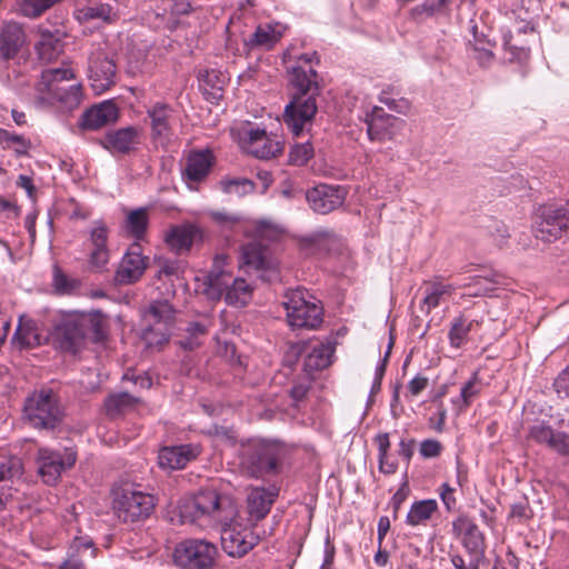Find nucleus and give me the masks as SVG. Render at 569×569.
Returning a JSON list of instances; mask_svg holds the SVG:
<instances>
[{
  "mask_svg": "<svg viewBox=\"0 0 569 569\" xmlns=\"http://www.w3.org/2000/svg\"><path fill=\"white\" fill-rule=\"evenodd\" d=\"M183 522L208 519L221 528V546L230 557L241 558L259 542V536L238 522V501L228 493L216 489H201L194 496L184 499L179 506Z\"/></svg>",
  "mask_w": 569,
  "mask_h": 569,
  "instance_id": "1",
  "label": "nucleus"
},
{
  "mask_svg": "<svg viewBox=\"0 0 569 569\" xmlns=\"http://www.w3.org/2000/svg\"><path fill=\"white\" fill-rule=\"evenodd\" d=\"M313 61L319 63L317 52L303 53L297 63L288 70L289 82L295 89L291 101L286 106L283 121L295 136H299L310 126L318 110V72Z\"/></svg>",
  "mask_w": 569,
  "mask_h": 569,
  "instance_id": "2",
  "label": "nucleus"
},
{
  "mask_svg": "<svg viewBox=\"0 0 569 569\" xmlns=\"http://www.w3.org/2000/svg\"><path fill=\"white\" fill-rule=\"evenodd\" d=\"M107 328L108 319L99 310L62 311L53 320L49 338L54 349L77 355L84 349L88 339L93 342L102 341L107 336Z\"/></svg>",
  "mask_w": 569,
  "mask_h": 569,
  "instance_id": "3",
  "label": "nucleus"
},
{
  "mask_svg": "<svg viewBox=\"0 0 569 569\" xmlns=\"http://www.w3.org/2000/svg\"><path fill=\"white\" fill-rule=\"evenodd\" d=\"M282 306L288 325L297 329H318L323 322L321 302L306 289H290L284 293Z\"/></svg>",
  "mask_w": 569,
  "mask_h": 569,
  "instance_id": "4",
  "label": "nucleus"
},
{
  "mask_svg": "<svg viewBox=\"0 0 569 569\" xmlns=\"http://www.w3.org/2000/svg\"><path fill=\"white\" fill-rule=\"evenodd\" d=\"M112 509L123 522H138L147 519L154 509L153 496L124 482L112 488Z\"/></svg>",
  "mask_w": 569,
  "mask_h": 569,
  "instance_id": "5",
  "label": "nucleus"
},
{
  "mask_svg": "<svg viewBox=\"0 0 569 569\" xmlns=\"http://www.w3.org/2000/svg\"><path fill=\"white\" fill-rule=\"evenodd\" d=\"M24 413L33 428L43 430L56 429L63 417L58 396L50 389H41L28 397Z\"/></svg>",
  "mask_w": 569,
  "mask_h": 569,
  "instance_id": "6",
  "label": "nucleus"
},
{
  "mask_svg": "<svg viewBox=\"0 0 569 569\" xmlns=\"http://www.w3.org/2000/svg\"><path fill=\"white\" fill-rule=\"evenodd\" d=\"M283 449L276 442L256 441L242 450L241 467L253 478L278 472Z\"/></svg>",
  "mask_w": 569,
  "mask_h": 569,
  "instance_id": "7",
  "label": "nucleus"
},
{
  "mask_svg": "<svg viewBox=\"0 0 569 569\" xmlns=\"http://www.w3.org/2000/svg\"><path fill=\"white\" fill-rule=\"evenodd\" d=\"M569 231V203L548 204L539 208L533 232L537 239L552 242Z\"/></svg>",
  "mask_w": 569,
  "mask_h": 569,
  "instance_id": "8",
  "label": "nucleus"
},
{
  "mask_svg": "<svg viewBox=\"0 0 569 569\" xmlns=\"http://www.w3.org/2000/svg\"><path fill=\"white\" fill-rule=\"evenodd\" d=\"M217 556L214 545L206 540L188 539L174 548V562L184 569H209Z\"/></svg>",
  "mask_w": 569,
  "mask_h": 569,
  "instance_id": "9",
  "label": "nucleus"
},
{
  "mask_svg": "<svg viewBox=\"0 0 569 569\" xmlns=\"http://www.w3.org/2000/svg\"><path fill=\"white\" fill-rule=\"evenodd\" d=\"M146 319L150 327L144 330L143 339L148 347H161L169 340V327L173 323L174 310L166 300H157L149 305Z\"/></svg>",
  "mask_w": 569,
  "mask_h": 569,
  "instance_id": "10",
  "label": "nucleus"
},
{
  "mask_svg": "<svg viewBox=\"0 0 569 569\" xmlns=\"http://www.w3.org/2000/svg\"><path fill=\"white\" fill-rule=\"evenodd\" d=\"M77 455L72 449L51 450L40 448L38 450V469L43 482L47 485H56L61 473L73 467Z\"/></svg>",
  "mask_w": 569,
  "mask_h": 569,
  "instance_id": "11",
  "label": "nucleus"
},
{
  "mask_svg": "<svg viewBox=\"0 0 569 569\" xmlns=\"http://www.w3.org/2000/svg\"><path fill=\"white\" fill-rule=\"evenodd\" d=\"M173 108L164 102H156L147 109L150 119L151 140L156 147L166 148L173 136Z\"/></svg>",
  "mask_w": 569,
  "mask_h": 569,
  "instance_id": "12",
  "label": "nucleus"
},
{
  "mask_svg": "<svg viewBox=\"0 0 569 569\" xmlns=\"http://www.w3.org/2000/svg\"><path fill=\"white\" fill-rule=\"evenodd\" d=\"M366 123L369 139L379 142L395 139L405 127V120L386 113L380 107L367 114Z\"/></svg>",
  "mask_w": 569,
  "mask_h": 569,
  "instance_id": "13",
  "label": "nucleus"
},
{
  "mask_svg": "<svg viewBox=\"0 0 569 569\" xmlns=\"http://www.w3.org/2000/svg\"><path fill=\"white\" fill-rule=\"evenodd\" d=\"M528 439L545 446L560 457L569 458V433L555 430L546 421H537L528 428Z\"/></svg>",
  "mask_w": 569,
  "mask_h": 569,
  "instance_id": "14",
  "label": "nucleus"
},
{
  "mask_svg": "<svg viewBox=\"0 0 569 569\" xmlns=\"http://www.w3.org/2000/svg\"><path fill=\"white\" fill-rule=\"evenodd\" d=\"M148 262L149 258L142 254L141 246L138 242L132 243L119 263L114 280L119 284L137 282L144 273Z\"/></svg>",
  "mask_w": 569,
  "mask_h": 569,
  "instance_id": "15",
  "label": "nucleus"
},
{
  "mask_svg": "<svg viewBox=\"0 0 569 569\" xmlns=\"http://www.w3.org/2000/svg\"><path fill=\"white\" fill-rule=\"evenodd\" d=\"M109 229L102 221L93 222L89 233L88 263L92 271L102 272L110 259Z\"/></svg>",
  "mask_w": 569,
  "mask_h": 569,
  "instance_id": "16",
  "label": "nucleus"
},
{
  "mask_svg": "<svg viewBox=\"0 0 569 569\" xmlns=\"http://www.w3.org/2000/svg\"><path fill=\"white\" fill-rule=\"evenodd\" d=\"M242 142L248 153L259 159H270L282 152L283 144L277 137H270L264 129L256 128L243 132Z\"/></svg>",
  "mask_w": 569,
  "mask_h": 569,
  "instance_id": "17",
  "label": "nucleus"
},
{
  "mask_svg": "<svg viewBox=\"0 0 569 569\" xmlns=\"http://www.w3.org/2000/svg\"><path fill=\"white\" fill-rule=\"evenodd\" d=\"M306 197L315 212L327 214L342 206L346 199V191L340 186L323 183L308 190Z\"/></svg>",
  "mask_w": 569,
  "mask_h": 569,
  "instance_id": "18",
  "label": "nucleus"
},
{
  "mask_svg": "<svg viewBox=\"0 0 569 569\" xmlns=\"http://www.w3.org/2000/svg\"><path fill=\"white\" fill-rule=\"evenodd\" d=\"M452 530L458 536L463 533L462 546L471 557L485 558V537L471 519L460 516L452 522Z\"/></svg>",
  "mask_w": 569,
  "mask_h": 569,
  "instance_id": "19",
  "label": "nucleus"
},
{
  "mask_svg": "<svg viewBox=\"0 0 569 569\" xmlns=\"http://www.w3.org/2000/svg\"><path fill=\"white\" fill-rule=\"evenodd\" d=\"M227 259L224 254L216 256L212 268L206 276L203 293L210 300H220L232 279V274L223 269Z\"/></svg>",
  "mask_w": 569,
  "mask_h": 569,
  "instance_id": "20",
  "label": "nucleus"
},
{
  "mask_svg": "<svg viewBox=\"0 0 569 569\" xmlns=\"http://www.w3.org/2000/svg\"><path fill=\"white\" fill-rule=\"evenodd\" d=\"M116 63L103 52H97L89 59V78L92 87L104 91L114 84Z\"/></svg>",
  "mask_w": 569,
  "mask_h": 569,
  "instance_id": "21",
  "label": "nucleus"
},
{
  "mask_svg": "<svg viewBox=\"0 0 569 569\" xmlns=\"http://www.w3.org/2000/svg\"><path fill=\"white\" fill-rule=\"evenodd\" d=\"M199 453L198 447L192 445L163 447L159 451L158 463L163 470L183 469Z\"/></svg>",
  "mask_w": 569,
  "mask_h": 569,
  "instance_id": "22",
  "label": "nucleus"
},
{
  "mask_svg": "<svg viewBox=\"0 0 569 569\" xmlns=\"http://www.w3.org/2000/svg\"><path fill=\"white\" fill-rule=\"evenodd\" d=\"M140 139L141 129L130 126L108 132L102 146L113 153L127 154L136 150Z\"/></svg>",
  "mask_w": 569,
  "mask_h": 569,
  "instance_id": "23",
  "label": "nucleus"
},
{
  "mask_svg": "<svg viewBox=\"0 0 569 569\" xmlns=\"http://www.w3.org/2000/svg\"><path fill=\"white\" fill-rule=\"evenodd\" d=\"M119 109L117 104L107 100L96 104L83 112L81 117V127L83 129L97 130L117 121Z\"/></svg>",
  "mask_w": 569,
  "mask_h": 569,
  "instance_id": "24",
  "label": "nucleus"
},
{
  "mask_svg": "<svg viewBox=\"0 0 569 569\" xmlns=\"http://www.w3.org/2000/svg\"><path fill=\"white\" fill-rule=\"evenodd\" d=\"M201 239L200 228L190 223L173 226L164 236L166 243L177 253L188 251L196 241Z\"/></svg>",
  "mask_w": 569,
  "mask_h": 569,
  "instance_id": "25",
  "label": "nucleus"
},
{
  "mask_svg": "<svg viewBox=\"0 0 569 569\" xmlns=\"http://www.w3.org/2000/svg\"><path fill=\"white\" fill-rule=\"evenodd\" d=\"M214 163V156L210 150L191 151L186 161L182 174L190 182H200L207 178Z\"/></svg>",
  "mask_w": 569,
  "mask_h": 569,
  "instance_id": "26",
  "label": "nucleus"
},
{
  "mask_svg": "<svg viewBox=\"0 0 569 569\" xmlns=\"http://www.w3.org/2000/svg\"><path fill=\"white\" fill-rule=\"evenodd\" d=\"M242 261L248 268L268 272V279L277 274L276 267L269 257V250L258 242H250L242 247Z\"/></svg>",
  "mask_w": 569,
  "mask_h": 569,
  "instance_id": "27",
  "label": "nucleus"
},
{
  "mask_svg": "<svg viewBox=\"0 0 569 569\" xmlns=\"http://www.w3.org/2000/svg\"><path fill=\"white\" fill-rule=\"evenodd\" d=\"M277 493L264 488H253L247 496V511L251 525L263 519L270 511Z\"/></svg>",
  "mask_w": 569,
  "mask_h": 569,
  "instance_id": "28",
  "label": "nucleus"
},
{
  "mask_svg": "<svg viewBox=\"0 0 569 569\" xmlns=\"http://www.w3.org/2000/svg\"><path fill=\"white\" fill-rule=\"evenodd\" d=\"M39 41L36 43V50L42 61L50 62L57 59L63 50L62 33L59 30L50 31L47 28L39 27Z\"/></svg>",
  "mask_w": 569,
  "mask_h": 569,
  "instance_id": "29",
  "label": "nucleus"
},
{
  "mask_svg": "<svg viewBox=\"0 0 569 569\" xmlns=\"http://www.w3.org/2000/svg\"><path fill=\"white\" fill-rule=\"evenodd\" d=\"M24 41V32L16 22L6 23L0 31V54L3 60L17 56Z\"/></svg>",
  "mask_w": 569,
  "mask_h": 569,
  "instance_id": "30",
  "label": "nucleus"
},
{
  "mask_svg": "<svg viewBox=\"0 0 569 569\" xmlns=\"http://www.w3.org/2000/svg\"><path fill=\"white\" fill-rule=\"evenodd\" d=\"M89 552L93 556V542L89 538L76 537L71 542L67 559L59 566V569H84L83 555Z\"/></svg>",
  "mask_w": 569,
  "mask_h": 569,
  "instance_id": "31",
  "label": "nucleus"
},
{
  "mask_svg": "<svg viewBox=\"0 0 569 569\" xmlns=\"http://www.w3.org/2000/svg\"><path fill=\"white\" fill-rule=\"evenodd\" d=\"M335 348L330 342L315 345L305 358L303 369L308 373L323 370L331 363Z\"/></svg>",
  "mask_w": 569,
  "mask_h": 569,
  "instance_id": "32",
  "label": "nucleus"
},
{
  "mask_svg": "<svg viewBox=\"0 0 569 569\" xmlns=\"http://www.w3.org/2000/svg\"><path fill=\"white\" fill-rule=\"evenodd\" d=\"M252 287L243 278H232L223 297L226 303L244 307L252 298Z\"/></svg>",
  "mask_w": 569,
  "mask_h": 569,
  "instance_id": "33",
  "label": "nucleus"
},
{
  "mask_svg": "<svg viewBox=\"0 0 569 569\" xmlns=\"http://www.w3.org/2000/svg\"><path fill=\"white\" fill-rule=\"evenodd\" d=\"M12 342L19 348H33L41 343L36 322L20 317L18 327L13 333Z\"/></svg>",
  "mask_w": 569,
  "mask_h": 569,
  "instance_id": "34",
  "label": "nucleus"
},
{
  "mask_svg": "<svg viewBox=\"0 0 569 569\" xmlns=\"http://www.w3.org/2000/svg\"><path fill=\"white\" fill-rule=\"evenodd\" d=\"M74 74L71 69L68 68H53L47 69L41 72L40 81L38 82V91L42 94H47L50 91L59 90L62 82L66 80L73 79Z\"/></svg>",
  "mask_w": 569,
  "mask_h": 569,
  "instance_id": "35",
  "label": "nucleus"
},
{
  "mask_svg": "<svg viewBox=\"0 0 569 569\" xmlns=\"http://www.w3.org/2000/svg\"><path fill=\"white\" fill-rule=\"evenodd\" d=\"M455 291V287L449 283H442L438 281L429 282L426 288V295L422 300L421 310L429 313L432 309L440 305L443 296H451Z\"/></svg>",
  "mask_w": 569,
  "mask_h": 569,
  "instance_id": "36",
  "label": "nucleus"
},
{
  "mask_svg": "<svg viewBox=\"0 0 569 569\" xmlns=\"http://www.w3.org/2000/svg\"><path fill=\"white\" fill-rule=\"evenodd\" d=\"M437 509L438 505L433 499L417 501L411 506L406 521L409 526L412 527L422 525L431 518Z\"/></svg>",
  "mask_w": 569,
  "mask_h": 569,
  "instance_id": "37",
  "label": "nucleus"
},
{
  "mask_svg": "<svg viewBox=\"0 0 569 569\" xmlns=\"http://www.w3.org/2000/svg\"><path fill=\"white\" fill-rule=\"evenodd\" d=\"M49 98L56 99L64 108L72 110L79 107L82 101L81 84H71L68 88L60 86L59 90L47 93Z\"/></svg>",
  "mask_w": 569,
  "mask_h": 569,
  "instance_id": "38",
  "label": "nucleus"
},
{
  "mask_svg": "<svg viewBox=\"0 0 569 569\" xmlns=\"http://www.w3.org/2000/svg\"><path fill=\"white\" fill-rule=\"evenodd\" d=\"M148 212L139 208L129 212L126 219V230L137 240L143 239L148 228Z\"/></svg>",
  "mask_w": 569,
  "mask_h": 569,
  "instance_id": "39",
  "label": "nucleus"
},
{
  "mask_svg": "<svg viewBox=\"0 0 569 569\" xmlns=\"http://www.w3.org/2000/svg\"><path fill=\"white\" fill-rule=\"evenodd\" d=\"M219 186L224 193L237 197H244L253 193L256 190V183L248 178L226 177L220 180Z\"/></svg>",
  "mask_w": 569,
  "mask_h": 569,
  "instance_id": "40",
  "label": "nucleus"
},
{
  "mask_svg": "<svg viewBox=\"0 0 569 569\" xmlns=\"http://www.w3.org/2000/svg\"><path fill=\"white\" fill-rule=\"evenodd\" d=\"M112 7L107 3H98L80 8L76 11V17L79 21H90L94 19H101L103 21H112L114 17Z\"/></svg>",
  "mask_w": 569,
  "mask_h": 569,
  "instance_id": "41",
  "label": "nucleus"
},
{
  "mask_svg": "<svg viewBox=\"0 0 569 569\" xmlns=\"http://www.w3.org/2000/svg\"><path fill=\"white\" fill-rule=\"evenodd\" d=\"M23 472L21 458L12 455L0 453V482L20 478Z\"/></svg>",
  "mask_w": 569,
  "mask_h": 569,
  "instance_id": "42",
  "label": "nucleus"
},
{
  "mask_svg": "<svg viewBox=\"0 0 569 569\" xmlns=\"http://www.w3.org/2000/svg\"><path fill=\"white\" fill-rule=\"evenodd\" d=\"M138 402L139 399L131 396L130 393L119 392L109 396L104 401V406L108 415L116 416L126 409L133 407Z\"/></svg>",
  "mask_w": 569,
  "mask_h": 569,
  "instance_id": "43",
  "label": "nucleus"
},
{
  "mask_svg": "<svg viewBox=\"0 0 569 569\" xmlns=\"http://www.w3.org/2000/svg\"><path fill=\"white\" fill-rule=\"evenodd\" d=\"M280 38L281 34L276 32L274 29L270 26H259L252 33L248 43L251 47H263L266 49H271L280 40Z\"/></svg>",
  "mask_w": 569,
  "mask_h": 569,
  "instance_id": "44",
  "label": "nucleus"
},
{
  "mask_svg": "<svg viewBox=\"0 0 569 569\" xmlns=\"http://www.w3.org/2000/svg\"><path fill=\"white\" fill-rule=\"evenodd\" d=\"M451 0H427L422 4L416 6L410 10V17L419 20L423 17H432L443 12Z\"/></svg>",
  "mask_w": 569,
  "mask_h": 569,
  "instance_id": "45",
  "label": "nucleus"
},
{
  "mask_svg": "<svg viewBox=\"0 0 569 569\" xmlns=\"http://www.w3.org/2000/svg\"><path fill=\"white\" fill-rule=\"evenodd\" d=\"M471 33L475 40V59H477L482 66L490 63L493 59V53L490 49L486 48V44H490V41L485 34L478 33L477 24L471 27Z\"/></svg>",
  "mask_w": 569,
  "mask_h": 569,
  "instance_id": "46",
  "label": "nucleus"
},
{
  "mask_svg": "<svg viewBox=\"0 0 569 569\" xmlns=\"http://www.w3.org/2000/svg\"><path fill=\"white\" fill-rule=\"evenodd\" d=\"M60 0H21L20 12L28 18H38Z\"/></svg>",
  "mask_w": 569,
  "mask_h": 569,
  "instance_id": "47",
  "label": "nucleus"
},
{
  "mask_svg": "<svg viewBox=\"0 0 569 569\" xmlns=\"http://www.w3.org/2000/svg\"><path fill=\"white\" fill-rule=\"evenodd\" d=\"M472 328V321H467L463 317L453 320L450 331L449 341L452 347L459 348L466 340Z\"/></svg>",
  "mask_w": 569,
  "mask_h": 569,
  "instance_id": "48",
  "label": "nucleus"
},
{
  "mask_svg": "<svg viewBox=\"0 0 569 569\" xmlns=\"http://www.w3.org/2000/svg\"><path fill=\"white\" fill-rule=\"evenodd\" d=\"M479 392L480 388L477 383V373H475L473 377L461 388L459 398L452 400V402L457 407L458 411H463L470 406L472 399L477 397Z\"/></svg>",
  "mask_w": 569,
  "mask_h": 569,
  "instance_id": "49",
  "label": "nucleus"
},
{
  "mask_svg": "<svg viewBox=\"0 0 569 569\" xmlns=\"http://www.w3.org/2000/svg\"><path fill=\"white\" fill-rule=\"evenodd\" d=\"M397 96H399V91H395V88H389L381 91L379 101L395 112L406 113L410 109V103L407 99L397 98Z\"/></svg>",
  "mask_w": 569,
  "mask_h": 569,
  "instance_id": "50",
  "label": "nucleus"
},
{
  "mask_svg": "<svg viewBox=\"0 0 569 569\" xmlns=\"http://www.w3.org/2000/svg\"><path fill=\"white\" fill-rule=\"evenodd\" d=\"M313 157V148L309 141L295 144L289 153V162L303 166Z\"/></svg>",
  "mask_w": 569,
  "mask_h": 569,
  "instance_id": "51",
  "label": "nucleus"
},
{
  "mask_svg": "<svg viewBox=\"0 0 569 569\" xmlns=\"http://www.w3.org/2000/svg\"><path fill=\"white\" fill-rule=\"evenodd\" d=\"M0 140L2 142L16 144L14 151L19 156H24L28 153V149L31 143L29 140L24 139L22 136L10 133L8 131H1Z\"/></svg>",
  "mask_w": 569,
  "mask_h": 569,
  "instance_id": "52",
  "label": "nucleus"
},
{
  "mask_svg": "<svg viewBox=\"0 0 569 569\" xmlns=\"http://www.w3.org/2000/svg\"><path fill=\"white\" fill-rule=\"evenodd\" d=\"M77 281L69 279L59 268L54 269L53 287L59 293H70L76 287Z\"/></svg>",
  "mask_w": 569,
  "mask_h": 569,
  "instance_id": "53",
  "label": "nucleus"
},
{
  "mask_svg": "<svg viewBox=\"0 0 569 569\" xmlns=\"http://www.w3.org/2000/svg\"><path fill=\"white\" fill-rule=\"evenodd\" d=\"M477 14V10H476V4L472 3L470 6V9H469V4L466 3V0H461L459 2V4L457 6V21L460 23V24H463L465 22L468 23L469 28L471 29V27L475 23V17Z\"/></svg>",
  "mask_w": 569,
  "mask_h": 569,
  "instance_id": "54",
  "label": "nucleus"
},
{
  "mask_svg": "<svg viewBox=\"0 0 569 569\" xmlns=\"http://www.w3.org/2000/svg\"><path fill=\"white\" fill-rule=\"evenodd\" d=\"M442 445L436 439L423 440L420 445V455L423 458H435L441 453Z\"/></svg>",
  "mask_w": 569,
  "mask_h": 569,
  "instance_id": "55",
  "label": "nucleus"
},
{
  "mask_svg": "<svg viewBox=\"0 0 569 569\" xmlns=\"http://www.w3.org/2000/svg\"><path fill=\"white\" fill-rule=\"evenodd\" d=\"M553 387L560 397L569 398V366L555 380Z\"/></svg>",
  "mask_w": 569,
  "mask_h": 569,
  "instance_id": "56",
  "label": "nucleus"
},
{
  "mask_svg": "<svg viewBox=\"0 0 569 569\" xmlns=\"http://www.w3.org/2000/svg\"><path fill=\"white\" fill-rule=\"evenodd\" d=\"M429 385V379L425 376H416L412 378L407 386L408 391L411 396L420 395Z\"/></svg>",
  "mask_w": 569,
  "mask_h": 569,
  "instance_id": "57",
  "label": "nucleus"
},
{
  "mask_svg": "<svg viewBox=\"0 0 569 569\" xmlns=\"http://www.w3.org/2000/svg\"><path fill=\"white\" fill-rule=\"evenodd\" d=\"M409 491V485L405 481L391 498V505L395 513L399 511L402 502L407 499Z\"/></svg>",
  "mask_w": 569,
  "mask_h": 569,
  "instance_id": "58",
  "label": "nucleus"
},
{
  "mask_svg": "<svg viewBox=\"0 0 569 569\" xmlns=\"http://www.w3.org/2000/svg\"><path fill=\"white\" fill-rule=\"evenodd\" d=\"M505 49L510 52V60L525 61L528 60L530 50L525 47H516L510 43V41H506Z\"/></svg>",
  "mask_w": 569,
  "mask_h": 569,
  "instance_id": "59",
  "label": "nucleus"
},
{
  "mask_svg": "<svg viewBox=\"0 0 569 569\" xmlns=\"http://www.w3.org/2000/svg\"><path fill=\"white\" fill-rule=\"evenodd\" d=\"M416 441L413 439H401L399 442L398 455L403 458L407 465H409L413 451H415Z\"/></svg>",
  "mask_w": 569,
  "mask_h": 569,
  "instance_id": "60",
  "label": "nucleus"
},
{
  "mask_svg": "<svg viewBox=\"0 0 569 569\" xmlns=\"http://www.w3.org/2000/svg\"><path fill=\"white\" fill-rule=\"evenodd\" d=\"M257 230L260 236L269 238H277L281 232L278 226L272 224L268 221H260Z\"/></svg>",
  "mask_w": 569,
  "mask_h": 569,
  "instance_id": "61",
  "label": "nucleus"
},
{
  "mask_svg": "<svg viewBox=\"0 0 569 569\" xmlns=\"http://www.w3.org/2000/svg\"><path fill=\"white\" fill-rule=\"evenodd\" d=\"M450 560L456 569H479V563L482 559L471 557L469 566L466 565L465 559L460 555L451 556Z\"/></svg>",
  "mask_w": 569,
  "mask_h": 569,
  "instance_id": "62",
  "label": "nucleus"
},
{
  "mask_svg": "<svg viewBox=\"0 0 569 569\" xmlns=\"http://www.w3.org/2000/svg\"><path fill=\"white\" fill-rule=\"evenodd\" d=\"M123 380L132 381L134 385H138L143 389H149L152 385L150 377L143 375L136 376L133 372L130 371L124 373Z\"/></svg>",
  "mask_w": 569,
  "mask_h": 569,
  "instance_id": "63",
  "label": "nucleus"
},
{
  "mask_svg": "<svg viewBox=\"0 0 569 569\" xmlns=\"http://www.w3.org/2000/svg\"><path fill=\"white\" fill-rule=\"evenodd\" d=\"M335 553H336L335 546L330 542L329 538H327L326 547H325V559H323V562H322L320 569H332Z\"/></svg>",
  "mask_w": 569,
  "mask_h": 569,
  "instance_id": "64",
  "label": "nucleus"
}]
</instances>
